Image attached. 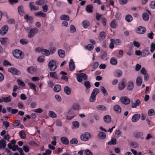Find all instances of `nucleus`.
I'll list each match as a JSON object with an SVG mask.
<instances>
[{
    "label": "nucleus",
    "mask_w": 155,
    "mask_h": 155,
    "mask_svg": "<svg viewBox=\"0 0 155 155\" xmlns=\"http://www.w3.org/2000/svg\"><path fill=\"white\" fill-rule=\"evenodd\" d=\"M100 39L101 40L104 39L106 36L105 33L104 31H101L99 34Z\"/></svg>",
    "instance_id": "49530a36"
},
{
    "label": "nucleus",
    "mask_w": 155,
    "mask_h": 155,
    "mask_svg": "<svg viewBox=\"0 0 155 155\" xmlns=\"http://www.w3.org/2000/svg\"><path fill=\"white\" fill-rule=\"evenodd\" d=\"M20 42L22 45H25L28 44V41L27 39L22 38L20 40Z\"/></svg>",
    "instance_id": "a18cd8bd"
},
{
    "label": "nucleus",
    "mask_w": 155,
    "mask_h": 155,
    "mask_svg": "<svg viewBox=\"0 0 155 155\" xmlns=\"http://www.w3.org/2000/svg\"><path fill=\"white\" fill-rule=\"evenodd\" d=\"M73 126L76 128H78L79 125V123L77 121H74L72 122Z\"/></svg>",
    "instance_id": "bf43d9fd"
},
{
    "label": "nucleus",
    "mask_w": 155,
    "mask_h": 155,
    "mask_svg": "<svg viewBox=\"0 0 155 155\" xmlns=\"http://www.w3.org/2000/svg\"><path fill=\"white\" fill-rule=\"evenodd\" d=\"M94 48V46L91 45H88L84 46V48L86 49H88L89 51L92 50Z\"/></svg>",
    "instance_id": "09e8293b"
},
{
    "label": "nucleus",
    "mask_w": 155,
    "mask_h": 155,
    "mask_svg": "<svg viewBox=\"0 0 155 155\" xmlns=\"http://www.w3.org/2000/svg\"><path fill=\"white\" fill-rule=\"evenodd\" d=\"M60 19L62 20L69 21V17L68 15H64L61 16Z\"/></svg>",
    "instance_id": "58836bf2"
},
{
    "label": "nucleus",
    "mask_w": 155,
    "mask_h": 155,
    "mask_svg": "<svg viewBox=\"0 0 155 155\" xmlns=\"http://www.w3.org/2000/svg\"><path fill=\"white\" fill-rule=\"evenodd\" d=\"M26 31H28V37L29 38L33 37L38 32V29L36 28H31L30 27H27L25 28Z\"/></svg>",
    "instance_id": "f257e3e1"
},
{
    "label": "nucleus",
    "mask_w": 155,
    "mask_h": 155,
    "mask_svg": "<svg viewBox=\"0 0 155 155\" xmlns=\"http://www.w3.org/2000/svg\"><path fill=\"white\" fill-rule=\"evenodd\" d=\"M120 100L122 103L125 105L129 104L130 101V99L126 97H121Z\"/></svg>",
    "instance_id": "9d476101"
},
{
    "label": "nucleus",
    "mask_w": 155,
    "mask_h": 155,
    "mask_svg": "<svg viewBox=\"0 0 155 155\" xmlns=\"http://www.w3.org/2000/svg\"><path fill=\"white\" fill-rule=\"evenodd\" d=\"M122 75V72L120 70L117 71L116 73L115 76L117 77H121Z\"/></svg>",
    "instance_id": "864d4df0"
},
{
    "label": "nucleus",
    "mask_w": 155,
    "mask_h": 155,
    "mask_svg": "<svg viewBox=\"0 0 155 155\" xmlns=\"http://www.w3.org/2000/svg\"><path fill=\"white\" fill-rule=\"evenodd\" d=\"M149 53L148 51L146 49H144L143 51L142 52V56L143 57H145L146 55H148Z\"/></svg>",
    "instance_id": "4d7b16f0"
},
{
    "label": "nucleus",
    "mask_w": 155,
    "mask_h": 155,
    "mask_svg": "<svg viewBox=\"0 0 155 155\" xmlns=\"http://www.w3.org/2000/svg\"><path fill=\"white\" fill-rule=\"evenodd\" d=\"M155 114L154 110L153 109L149 110L148 112V114L149 116H152Z\"/></svg>",
    "instance_id": "13d9d810"
},
{
    "label": "nucleus",
    "mask_w": 155,
    "mask_h": 155,
    "mask_svg": "<svg viewBox=\"0 0 155 155\" xmlns=\"http://www.w3.org/2000/svg\"><path fill=\"white\" fill-rule=\"evenodd\" d=\"M143 133L141 131H136L134 133V137L137 139H140L141 140H143L144 137H143Z\"/></svg>",
    "instance_id": "423d86ee"
},
{
    "label": "nucleus",
    "mask_w": 155,
    "mask_h": 155,
    "mask_svg": "<svg viewBox=\"0 0 155 155\" xmlns=\"http://www.w3.org/2000/svg\"><path fill=\"white\" fill-rule=\"evenodd\" d=\"M96 96L91 94L89 98V101L91 102H94L96 99Z\"/></svg>",
    "instance_id": "603ef678"
},
{
    "label": "nucleus",
    "mask_w": 155,
    "mask_h": 155,
    "mask_svg": "<svg viewBox=\"0 0 155 155\" xmlns=\"http://www.w3.org/2000/svg\"><path fill=\"white\" fill-rule=\"evenodd\" d=\"M34 14L35 16L41 17L42 18H45L46 16V14L41 11L35 12Z\"/></svg>",
    "instance_id": "aec40b11"
},
{
    "label": "nucleus",
    "mask_w": 155,
    "mask_h": 155,
    "mask_svg": "<svg viewBox=\"0 0 155 155\" xmlns=\"http://www.w3.org/2000/svg\"><path fill=\"white\" fill-rule=\"evenodd\" d=\"M8 26L7 25L3 26L0 30V34L2 35L5 34L8 31Z\"/></svg>",
    "instance_id": "9b49d317"
},
{
    "label": "nucleus",
    "mask_w": 155,
    "mask_h": 155,
    "mask_svg": "<svg viewBox=\"0 0 155 155\" xmlns=\"http://www.w3.org/2000/svg\"><path fill=\"white\" fill-rule=\"evenodd\" d=\"M93 7L91 5H88L87 6L86 10L87 12L91 13L93 12Z\"/></svg>",
    "instance_id": "cd10ccee"
},
{
    "label": "nucleus",
    "mask_w": 155,
    "mask_h": 155,
    "mask_svg": "<svg viewBox=\"0 0 155 155\" xmlns=\"http://www.w3.org/2000/svg\"><path fill=\"white\" fill-rule=\"evenodd\" d=\"M151 48L150 52H153L154 50H155V44L153 43H152L151 45Z\"/></svg>",
    "instance_id": "774afa93"
},
{
    "label": "nucleus",
    "mask_w": 155,
    "mask_h": 155,
    "mask_svg": "<svg viewBox=\"0 0 155 155\" xmlns=\"http://www.w3.org/2000/svg\"><path fill=\"white\" fill-rule=\"evenodd\" d=\"M116 18L117 19L120 20L121 18V15L120 12L117 13L115 15Z\"/></svg>",
    "instance_id": "69168bd1"
},
{
    "label": "nucleus",
    "mask_w": 155,
    "mask_h": 155,
    "mask_svg": "<svg viewBox=\"0 0 155 155\" xmlns=\"http://www.w3.org/2000/svg\"><path fill=\"white\" fill-rule=\"evenodd\" d=\"M74 110L72 109L68 112V114L67 115V119L70 120L75 115L74 114Z\"/></svg>",
    "instance_id": "f8f14e48"
},
{
    "label": "nucleus",
    "mask_w": 155,
    "mask_h": 155,
    "mask_svg": "<svg viewBox=\"0 0 155 155\" xmlns=\"http://www.w3.org/2000/svg\"><path fill=\"white\" fill-rule=\"evenodd\" d=\"M28 85L30 87L31 89L34 90L35 91H36V86L35 85L31 82H28Z\"/></svg>",
    "instance_id": "a19ab883"
},
{
    "label": "nucleus",
    "mask_w": 155,
    "mask_h": 155,
    "mask_svg": "<svg viewBox=\"0 0 155 155\" xmlns=\"http://www.w3.org/2000/svg\"><path fill=\"white\" fill-rule=\"evenodd\" d=\"M77 81L81 83L83 78L85 81L87 80V76L85 74L82 73L77 74Z\"/></svg>",
    "instance_id": "20e7f679"
},
{
    "label": "nucleus",
    "mask_w": 155,
    "mask_h": 155,
    "mask_svg": "<svg viewBox=\"0 0 155 155\" xmlns=\"http://www.w3.org/2000/svg\"><path fill=\"white\" fill-rule=\"evenodd\" d=\"M8 71L9 72H10L15 75H20L21 74L20 71L14 68H9Z\"/></svg>",
    "instance_id": "0eeeda50"
},
{
    "label": "nucleus",
    "mask_w": 155,
    "mask_h": 155,
    "mask_svg": "<svg viewBox=\"0 0 155 155\" xmlns=\"http://www.w3.org/2000/svg\"><path fill=\"white\" fill-rule=\"evenodd\" d=\"M114 109L117 114H120L121 111V107L118 105H116L114 107Z\"/></svg>",
    "instance_id": "4be33fe9"
},
{
    "label": "nucleus",
    "mask_w": 155,
    "mask_h": 155,
    "mask_svg": "<svg viewBox=\"0 0 155 155\" xmlns=\"http://www.w3.org/2000/svg\"><path fill=\"white\" fill-rule=\"evenodd\" d=\"M110 26L113 28H116L117 26V24L116 23L115 20L112 21L110 23Z\"/></svg>",
    "instance_id": "72a5a7b5"
},
{
    "label": "nucleus",
    "mask_w": 155,
    "mask_h": 155,
    "mask_svg": "<svg viewBox=\"0 0 155 155\" xmlns=\"http://www.w3.org/2000/svg\"><path fill=\"white\" fill-rule=\"evenodd\" d=\"M61 88V87L60 85H57L54 86V91L55 92H58L60 91Z\"/></svg>",
    "instance_id": "ea45409f"
},
{
    "label": "nucleus",
    "mask_w": 155,
    "mask_h": 155,
    "mask_svg": "<svg viewBox=\"0 0 155 155\" xmlns=\"http://www.w3.org/2000/svg\"><path fill=\"white\" fill-rule=\"evenodd\" d=\"M27 70L29 73L31 74L33 73L35 71L34 68L32 67H28Z\"/></svg>",
    "instance_id": "5fc2aeb1"
},
{
    "label": "nucleus",
    "mask_w": 155,
    "mask_h": 155,
    "mask_svg": "<svg viewBox=\"0 0 155 155\" xmlns=\"http://www.w3.org/2000/svg\"><path fill=\"white\" fill-rule=\"evenodd\" d=\"M6 146V142L4 139H2L0 140V148L1 149L5 148Z\"/></svg>",
    "instance_id": "f3484780"
},
{
    "label": "nucleus",
    "mask_w": 155,
    "mask_h": 155,
    "mask_svg": "<svg viewBox=\"0 0 155 155\" xmlns=\"http://www.w3.org/2000/svg\"><path fill=\"white\" fill-rule=\"evenodd\" d=\"M150 8L152 9L155 8V1H152L150 4Z\"/></svg>",
    "instance_id": "338daca9"
},
{
    "label": "nucleus",
    "mask_w": 155,
    "mask_h": 155,
    "mask_svg": "<svg viewBox=\"0 0 155 155\" xmlns=\"http://www.w3.org/2000/svg\"><path fill=\"white\" fill-rule=\"evenodd\" d=\"M110 62L113 65H116L117 64V60L115 58H112L110 59Z\"/></svg>",
    "instance_id": "c85d7f7f"
},
{
    "label": "nucleus",
    "mask_w": 155,
    "mask_h": 155,
    "mask_svg": "<svg viewBox=\"0 0 155 155\" xmlns=\"http://www.w3.org/2000/svg\"><path fill=\"white\" fill-rule=\"evenodd\" d=\"M19 134L21 138L25 139L26 137L25 133L24 130L21 131L19 133Z\"/></svg>",
    "instance_id": "e433bc0d"
},
{
    "label": "nucleus",
    "mask_w": 155,
    "mask_h": 155,
    "mask_svg": "<svg viewBox=\"0 0 155 155\" xmlns=\"http://www.w3.org/2000/svg\"><path fill=\"white\" fill-rule=\"evenodd\" d=\"M69 67L70 70L71 71L74 70L75 68L74 62L72 59H71L69 63Z\"/></svg>",
    "instance_id": "a211bd4d"
},
{
    "label": "nucleus",
    "mask_w": 155,
    "mask_h": 155,
    "mask_svg": "<svg viewBox=\"0 0 155 155\" xmlns=\"http://www.w3.org/2000/svg\"><path fill=\"white\" fill-rule=\"evenodd\" d=\"M140 115L139 114H134L132 118V121L133 122H137L140 118Z\"/></svg>",
    "instance_id": "2eb2a0df"
},
{
    "label": "nucleus",
    "mask_w": 155,
    "mask_h": 155,
    "mask_svg": "<svg viewBox=\"0 0 155 155\" xmlns=\"http://www.w3.org/2000/svg\"><path fill=\"white\" fill-rule=\"evenodd\" d=\"M104 121L107 123H110L111 121V118L109 115H106L104 117Z\"/></svg>",
    "instance_id": "412c9836"
},
{
    "label": "nucleus",
    "mask_w": 155,
    "mask_h": 155,
    "mask_svg": "<svg viewBox=\"0 0 155 155\" xmlns=\"http://www.w3.org/2000/svg\"><path fill=\"white\" fill-rule=\"evenodd\" d=\"M48 67L51 71H53L57 68V63L56 61L51 60L48 63Z\"/></svg>",
    "instance_id": "7ed1b4c3"
},
{
    "label": "nucleus",
    "mask_w": 155,
    "mask_h": 155,
    "mask_svg": "<svg viewBox=\"0 0 155 155\" xmlns=\"http://www.w3.org/2000/svg\"><path fill=\"white\" fill-rule=\"evenodd\" d=\"M116 143V140L115 138H112L110 141H109L108 143V145L115 144Z\"/></svg>",
    "instance_id": "052dcab7"
},
{
    "label": "nucleus",
    "mask_w": 155,
    "mask_h": 155,
    "mask_svg": "<svg viewBox=\"0 0 155 155\" xmlns=\"http://www.w3.org/2000/svg\"><path fill=\"white\" fill-rule=\"evenodd\" d=\"M29 6L30 8V10L31 11L33 10L37 11L39 9V7L38 6H35L34 2H31L29 3Z\"/></svg>",
    "instance_id": "1a4fd4ad"
},
{
    "label": "nucleus",
    "mask_w": 155,
    "mask_h": 155,
    "mask_svg": "<svg viewBox=\"0 0 155 155\" xmlns=\"http://www.w3.org/2000/svg\"><path fill=\"white\" fill-rule=\"evenodd\" d=\"M42 8L43 11L46 12H47L48 10V6L47 5H43L42 6Z\"/></svg>",
    "instance_id": "680f3d73"
},
{
    "label": "nucleus",
    "mask_w": 155,
    "mask_h": 155,
    "mask_svg": "<svg viewBox=\"0 0 155 155\" xmlns=\"http://www.w3.org/2000/svg\"><path fill=\"white\" fill-rule=\"evenodd\" d=\"M46 0H38L35 2V4L37 5H41L46 3Z\"/></svg>",
    "instance_id": "bb28decb"
},
{
    "label": "nucleus",
    "mask_w": 155,
    "mask_h": 155,
    "mask_svg": "<svg viewBox=\"0 0 155 155\" xmlns=\"http://www.w3.org/2000/svg\"><path fill=\"white\" fill-rule=\"evenodd\" d=\"M49 116L53 118H55L57 117L56 114L54 112L51 111H49Z\"/></svg>",
    "instance_id": "3c124183"
},
{
    "label": "nucleus",
    "mask_w": 155,
    "mask_h": 155,
    "mask_svg": "<svg viewBox=\"0 0 155 155\" xmlns=\"http://www.w3.org/2000/svg\"><path fill=\"white\" fill-rule=\"evenodd\" d=\"M60 74L63 75L61 77V79L65 80L66 81H67L68 80V77L67 76H65V75H66L67 74V73H65L64 71H61L60 73Z\"/></svg>",
    "instance_id": "7c9ffc66"
},
{
    "label": "nucleus",
    "mask_w": 155,
    "mask_h": 155,
    "mask_svg": "<svg viewBox=\"0 0 155 155\" xmlns=\"http://www.w3.org/2000/svg\"><path fill=\"white\" fill-rule=\"evenodd\" d=\"M96 108L101 110H106V107L102 105H97L96 107Z\"/></svg>",
    "instance_id": "c9c22d12"
},
{
    "label": "nucleus",
    "mask_w": 155,
    "mask_h": 155,
    "mask_svg": "<svg viewBox=\"0 0 155 155\" xmlns=\"http://www.w3.org/2000/svg\"><path fill=\"white\" fill-rule=\"evenodd\" d=\"M100 91L97 88H95L91 94L96 95L99 93Z\"/></svg>",
    "instance_id": "6e6d98bb"
},
{
    "label": "nucleus",
    "mask_w": 155,
    "mask_h": 155,
    "mask_svg": "<svg viewBox=\"0 0 155 155\" xmlns=\"http://www.w3.org/2000/svg\"><path fill=\"white\" fill-rule=\"evenodd\" d=\"M82 24L83 27L85 28H87L90 25V24L88 21L84 20L82 22Z\"/></svg>",
    "instance_id": "4c0bfd02"
},
{
    "label": "nucleus",
    "mask_w": 155,
    "mask_h": 155,
    "mask_svg": "<svg viewBox=\"0 0 155 155\" xmlns=\"http://www.w3.org/2000/svg\"><path fill=\"white\" fill-rule=\"evenodd\" d=\"M142 82V79L140 76L138 77L136 79V83L138 86H140L141 85Z\"/></svg>",
    "instance_id": "393cba45"
},
{
    "label": "nucleus",
    "mask_w": 155,
    "mask_h": 155,
    "mask_svg": "<svg viewBox=\"0 0 155 155\" xmlns=\"http://www.w3.org/2000/svg\"><path fill=\"white\" fill-rule=\"evenodd\" d=\"M24 19L26 20L27 22L32 24L33 22V18L32 17L29 16L27 14L24 16Z\"/></svg>",
    "instance_id": "dca6fc26"
},
{
    "label": "nucleus",
    "mask_w": 155,
    "mask_h": 155,
    "mask_svg": "<svg viewBox=\"0 0 155 155\" xmlns=\"http://www.w3.org/2000/svg\"><path fill=\"white\" fill-rule=\"evenodd\" d=\"M41 52L42 54L45 56H48L50 54V51L45 49H42L41 50Z\"/></svg>",
    "instance_id": "5701e85b"
},
{
    "label": "nucleus",
    "mask_w": 155,
    "mask_h": 155,
    "mask_svg": "<svg viewBox=\"0 0 155 155\" xmlns=\"http://www.w3.org/2000/svg\"><path fill=\"white\" fill-rule=\"evenodd\" d=\"M58 53L59 56L60 57L63 58L65 56V53L64 50L61 49H59L58 51Z\"/></svg>",
    "instance_id": "a878e982"
},
{
    "label": "nucleus",
    "mask_w": 155,
    "mask_h": 155,
    "mask_svg": "<svg viewBox=\"0 0 155 155\" xmlns=\"http://www.w3.org/2000/svg\"><path fill=\"white\" fill-rule=\"evenodd\" d=\"M84 84L87 89H89L91 87V84L89 81L86 80L84 83Z\"/></svg>",
    "instance_id": "c03bdc74"
},
{
    "label": "nucleus",
    "mask_w": 155,
    "mask_h": 155,
    "mask_svg": "<svg viewBox=\"0 0 155 155\" xmlns=\"http://www.w3.org/2000/svg\"><path fill=\"white\" fill-rule=\"evenodd\" d=\"M131 146L133 147L134 148H137L139 146L138 144L136 142H133L131 143Z\"/></svg>",
    "instance_id": "e2e57ef3"
},
{
    "label": "nucleus",
    "mask_w": 155,
    "mask_h": 155,
    "mask_svg": "<svg viewBox=\"0 0 155 155\" xmlns=\"http://www.w3.org/2000/svg\"><path fill=\"white\" fill-rule=\"evenodd\" d=\"M64 92L67 95H69L71 93V90L67 86H66L64 87Z\"/></svg>",
    "instance_id": "2f4dec72"
},
{
    "label": "nucleus",
    "mask_w": 155,
    "mask_h": 155,
    "mask_svg": "<svg viewBox=\"0 0 155 155\" xmlns=\"http://www.w3.org/2000/svg\"><path fill=\"white\" fill-rule=\"evenodd\" d=\"M10 97V96H9V97H2V99L4 102L8 103L11 101V99Z\"/></svg>",
    "instance_id": "79ce46f5"
},
{
    "label": "nucleus",
    "mask_w": 155,
    "mask_h": 155,
    "mask_svg": "<svg viewBox=\"0 0 155 155\" xmlns=\"http://www.w3.org/2000/svg\"><path fill=\"white\" fill-rule=\"evenodd\" d=\"M140 104V101L139 99H137L135 101V103H132L131 107L133 108H135L137 106H139Z\"/></svg>",
    "instance_id": "6ab92c4d"
},
{
    "label": "nucleus",
    "mask_w": 155,
    "mask_h": 155,
    "mask_svg": "<svg viewBox=\"0 0 155 155\" xmlns=\"http://www.w3.org/2000/svg\"><path fill=\"white\" fill-rule=\"evenodd\" d=\"M61 140L62 143L65 145H68L69 143V142L68 139L65 137H63L61 138Z\"/></svg>",
    "instance_id": "b1692460"
},
{
    "label": "nucleus",
    "mask_w": 155,
    "mask_h": 155,
    "mask_svg": "<svg viewBox=\"0 0 155 155\" xmlns=\"http://www.w3.org/2000/svg\"><path fill=\"white\" fill-rule=\"evenodd\" d=\"M98 137L100 139L103 140L105 138L106 134L104 132H100L98 134Z\"/></svg>",
    "instance_id": "c756f323"
},
{
    "label": "nucleus",
    "mask_w": 155,
    "mask_h": 155,
    "mask_svg": "<svg viewBox=\"0 0 155 155\" xmlns=\"http://www.w3.org/2000/svg\"><path fill=\"white\" fill-rule=\"evenodd\" d=\"M8 39L5 38H0V41L2 44L4 45H6L7 44Z\"/></svg>",
    "instance_id": "f704fd0d"
},
{
    "label": "nucleus",
    "mask_w": 155,
    "mask_h": 155,
    "mask_svg": "<svg viewBox=\"0 0 155 155\" xmlns=\"http://www.w3.org/2000/svg\"><path fill=\"white\" fill-rule=\"evenodd\" d=\"M126 81L125 79H123L122 81L120 82L118 84V88L120 90H122L124 89L126 87L125 82Z\"/></svg>",
    "instance_id": "6e6552de"
},
{
    "label": "nucleus",
    "mask_w": 155,
    "mask_h": 155,
    "mask_svg": "<svg viewBox=\"0 0 155 155\" xmlns=\"http://www.w3.org/2000/svg\"><path fill=\"white\" fill-rule=\"evenodd\" d=\"M125 19L127 21L130 22L132 20L133 18L131 15H128L126 16Z\"/></svg>",
    "instance_id": "8fccbe9b"
},
{
    "label": "nucleus",
    "mask_w": 155,
    "mask_h": 155,
    "mask_svg": "<svg viewBox=\"0 0 155 155\" xmlns=\"http://www.w3.org/2000/svg\"><path fill=\"white\" fill-rule=\"evenodd\" d=\"M101 91L103 92L104 95L107 96L108 95L107 92L104 87L103 86L100 87Z\"/></svg>",
    "instance_id": "473e14b6"
},
{
    "label": "nucleus",
    "mask_w": 155,
    "mask_h": 155,
    "mask_svg": "<svg viewBox=\"0 0 155 155\" xmlns=\"http://www.w3.org/2000/svg\"><path fill=\"white\" fill-rule=\"evenodd\" d=\"M78 141L76 139L73 138L70 141V143L72 144H75L78 143Z\"/></svg>",
    "instance_id": "0e129e2a"
},
{
    "label": "nucleus",
    "mask_w": 155,
    "mask_h": 155,
    "mask_svg": "<svg viewBox=\"0 0 155 155\" xmlns=\"http://www.w3.org/2000/svg\"><path fill=\"white\" fill-rule=\"evenodd\" d=\"M134 88V83L132 81H130L127 84V88L128 91L132 90Z\"/></svg>",
    "instance_id": "4468645a"
},
{
    "label": "nucleus",
    "mask_w": 155,
    "mask_h": 155,
    "mask_svg": "<svg viewBox=\"0 0 155 155\" xmlns=\"http://www.w3.org/2000/svg\"><path fill=\"white\" fill-rule=\"evenodd\" d=\"M12 53L13 56L16 58L21 59L24 57L22 52L20 50L16 49L14 50Z\"/></svg>",
    "instance_id": "f03ea898"
},
{
    "label": "nucleus",
    "mask_w": 155,
    "mask_h": 155,
    "mask_svg": "<svg viewBox=\"0 0 155 155\" xmlns=\"http://www.w3.org/2000/svg\"><path fill=\"white\" fill-rule=\"evenodd\" d=\"M143 18L145 21H147L148 20L149 17L148 15L146 13H144L143 14Z\"/></svg>",
    "instance_id": "de8ad7c7"
},
{
    "label": "nucleus",
    "mask_w": 155,
    "mask_h": 155,
    "mask_svg": "<svg viewBox=\"0 0 155 155\" xmlns=\"http://www.w3.org/2000/svg\"><path fill=\"white\" fill-rule=\"evenodd\" d=\"M146 31V29L145 27L140 26L137 28V32L138 34H142L145 33Z\"/></svg>",
    "instance_id": "ddd939ff"
},
{
    "label": "nucleus",
    "mask_w": 155,
    "mask_h": 155,
    "mask_svg": "<svg viewBox=\"0 0 155 155\" xmlns=\"http://www.w3.org/2000/svg\"><path fill=\"white\" fill-rule=\"evenodd\" d=\"M91 137V136L89 132H85L82 134L80 136L81 139L83 141H87Z\"/></svg>",
    "instance_id": "39448f33"
},
{
    "label": "nucleus",
    "mask_w": 155,
    "mask_h": 155,
    "mask_svg": "<svg viewBox=\"0 0 155 155\" xmlns=\"http://www.w3.org/2000/svg\"><path fill=\"white\" fill-rule=\"evenodd\" d=\"M23 7L21 5L19 6L18 7V10L19 13L21 15H22L24 14V12L23 10Z\"/></svg>",
    "instance_id": "37998d69"
}]
</instances>
